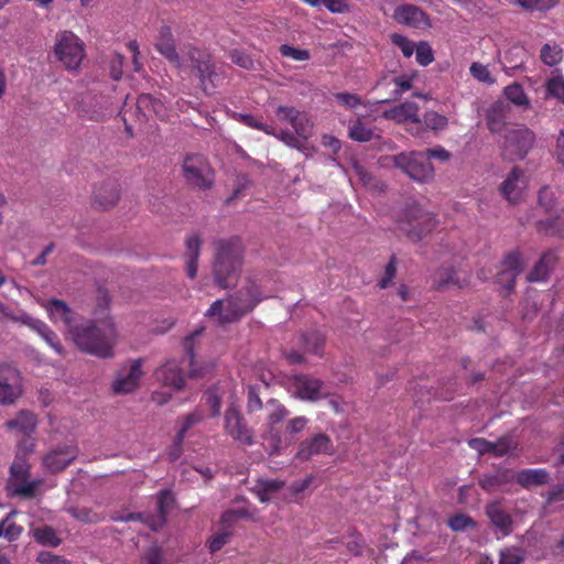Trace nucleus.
<instances>
[{
	"label": "nucleus",
	"mask_w": 564,
	"mask_h": 564,
	"mask_svg": "<svg viewBox=\"0 0 564 564\" xmlns=\"http://www.w3.org/2000/svg\"><path fill=\"white\" fill-rule=\"evenodd\" d=\"M41 306L46 311L52 323L55 325L62 324L64 326L67 337L72 334L73 327H76L80 322L78 315L65 301L52 299L42 302Z\"/></svg>",
	"instance_id": "obj_13"
},
{
	"label": "nucleus",
	"mask_w": 564,
	"mask_h": 564,
	"mask_svg": "<svg viewBox=\"0 0 564 564\" xmlns=\"http://www.w3.org/2000/svg\"><path fill=\"white\" fill-rule=\"evenodd\" d=\"M383 117L394 120L398 123H405L409 121L413 123L421 122L419 117V106L414 101H405L401 105H398L384 111Z\"/></svg>",
	"instance_id": "obj_31"
},
{
	"label": "nucleus",
	"mask_w": 564,
	"mask_h": 564,
	"mask_svg": "<svg viewBox=\"0 0 564 564\" xmlns=\"http://www.w3.org/2000/svg\"><path fill=\"white\" fill-rule=\"evenodd\" d=\"M486 513L496 529L498 539L505 538L513 531V520L498 502L489 503Z\"/></svg>",
	"instance_id": "obj_26"
},
{
	"label": "nucleus",
	"mask_w": 564,
	"mask_h": 564,
	"mask_svg": "<svg viewBox=\"0 0 564 564\" xmlns=\"http://www.w3.org/2000/svg\"><path fill=\"white\" fill-rule=\"evenodd\" d=\"M183 175L188 184L198 188H208L213 184V171L205 156L188 154L183 162Z\"/></svg>",
	"instance_id": "obj_10"
},
{
	"label": "nucleus",
	"mask_w": 564,
	"mask_h": 564,
	"mask_svg": "<svg viewBox=\"0 0 564 564\" xmlns=\"http://www.w3.org/2000/svg\"><path fill=\"white\" fill-rule=\"evenodd\" d=\"M142 364V359H134L118 371L112 383V390L115 393H131L139 387L143 377Z\"/></svg>",
	"instance_id": "obj_14"
},
{
	"label": "nucleus",
	"mask_w": 564,
	"mask_h": 564,
	"mask_svg": "<svg viewBox=\"0 0 564 564\" xmlns=\"http://www.w3.org/2000/svg\"><path fill=\"white\" fill-rule=\"evenodd\" d=\"M206 401L212 410V415L217 416L220 413L221 395L217 388L209 389L206 394Z\"/></svg>",
	"instance_id": "obj_62"
},
{
	"label": "nucleus",
	"mask_w": 564,
	"mask_h": 564,
	"mask_svg": "<svg viewBox=\"0 0 564 564\" xmlns=\"http://www.w3.org/2000/svg\"><path fill=\"white\" fill-rule=\"evenodd\" d=\"M503 95L516 106H525L529 102L523 87L518 83L505 87Z\"/></svg>",
	"instance_id": "obj_45"
},
{
	"label": "nucleus",
	"mask_w": 564,
	"mask_h": 564,
	"mask_svg": "<svg viewBox=\"0 0 564 564\" xmlns=\"http://www.w3.org/2000/svg\"><path fill=\"white\" fill-rule=\"evenodd\" d=\"M295 389L301 399L304 400H318L326 395L324 391V383L314 378L300 377L296 379Z\"/></svg>",
	"instance_id": "obj_32"
},
{
	"label": "nucleus",
	"mask_w": 564,
	"mask_h": 564,
	"mask_svg": "<svg viewBox=\"0 0 564 564\" xmlns=\"http://www.w3.org/2000/svg\"><path fill=\"white\" fill-rule=\"evenodd\" d=\"M17 514V511H10L0 521V538L6 539L8 542H13L20 538L23 532V528L12 521V518Z\"/></svg>",
	"instance_id": "obj_38"
},
{
	"label": "nucleus",
	"mask_w": 564,
	"mask_h": 564,
	"mask_svg": "<svg viewBox=\"0 0 564 564\" xmlns=\"http://www.w3.org/2000/svg\"><path fill=\"white\" fill-rule=\"evenodd\" d=\"M174 503V497L170 490H162L156 495L155 513H130L122 520L135 521L139 520L145 523L152 531L161 529L165 521L166 514Z\"/></svg>",
	"instance_id": "obj_11"
},
{
	"label": "nucleus",
	"mask_w": 564,
	"mask_h": 564,
	"mask_svg": "<svg viewBox=\"0 0 564 564\" xmlns=\"http://www.w3.org/2000/svg\"><path fill=\"white\" fill-rule=\"evenodd\" d=\"M545 96L546 98H554L558 102L564 104V77L560 73L546 80Z\"/></svg>",
	"instance_id": "obj_40"
},
{
	"label": "nucleus",
	"mask_w": 564,
	"mask_h": 564,
	"mask_svg": "<svg viewBox=\"0 0 564 564\" xmlns=\"http://www.w3.org/2000/svg\"><path fill=\"white\" fill-rule=\"evenodd\" d=\"M541 61L547 66L557 65L563 58V51L560 45L546 43L540 52Z\"/></svg>",
	"instance_id": "obj_43"
},
{
	"label": "nucleus",
	"mask_w": 564,
	"mask_h": 564,
	"mask_svg": "<svg viewBox=\"0 0 564 564\" xmlns=\"http://www.w3.org/2000/svg\"><path fill=\"white\" fill-rule=\"evenodd\" d=\"M21 387L18 382L9 383L7 379H0V403L12 404L21 395Z\"/></svg>",
	"instance_id": "obj_42"
},
{
	"label": "nucleus",
	"mask_w": 564,
	"mask_h": 564,
	"mask_svg": "<svg viewBox=\"0 0 564 564\" xmlns=\"http://www.w3.org/2000/svg\"><path fill=\"white\" fill-rule=\"evenodd\" d=\"M76 347L87 354L110 358L117 343L118 333L111 317L101 319L83 321L73 327L68 337Z\"/></svg>",
	"instance_id": "obj_1"
},
{
	"label": "nucleus",
	"mask_w": 564,
	"mask_h": 564,
	"mask_svg": "<svg viewBox=\"0 0 564 564\" xmlns=\"http://www.w3.org/2000/svg\"><path fill=\"white\" fill-rule=\"evenodd\" d=\"M392 43L398 46L405 57L412 56L414 44L402 34L393 33L391 35Z\"/></svg>",
	"instance_id": "obj_60"
},
{
	"label": "nucleus",
	"mask_w": 564,
	"mask_h": 564,
	"mask_svg": "<svg viewBox=\"0 0 564 564\" xmlns=\"http://www.w3.org/2000/svg\"><path fill=\"white\" fill-rule=\"evenodd\" d=\"M202 420V415L198 412H193L184 417L183 425L177 432V443L182 444L186 432L197 424Z\"/></svg>",
	"instance_id": "obj_59"
},
{
	"label": "nucleus",
	"mask_w": 564,
	"mask_h": 564,
	"mask_svg": "<svg viewBox=\"0 0 564 564\" xmlns=\"http://www.w3.org/2000/svg\"><path fill=\"white\" fill-rule=\"evenodd\" d=\"M120 196L118 184L115 181H107L94 192V202L100 208L107 209L116 205Z\"/></svg>",
	"instance_id": "obj_33"
},
{
	"label": "nucleus",
	"mask_w": 564,
	"mask_h": 564,
	"mask_svg": "<svg viewBox=\"0 0 564 564\" xmlns=\"http://www.w3.org/2000/svg\"><path fill=\"white\" fill-rule=\"evenodd\" d=\"M348 135L358 142L370 141L375 137V131L366 126L360 118H357L348 127Z\"/></svg>",
	"instance_id": "obj_39"
},
{
	"label": "nucleus",
	"mask_w": 564,
	"mask_h": 564,
	"mask_svg": "<svg viewBox=\"0 0 564 564\" xmlns=\"http://www.w3.org/2000/svg\"><path fill=\"white\" fill-rule=\"evenodd\" d=\"M524 553L518 549H506L500 553L499 564H521Z\"/></svg>",
	"instance_id": "obj_58"
},
{
	"label": "nucleus",
	"mask_w": 564,
	"mask_h": 564,
	"mask_svg": "<svg viewBox=\"0 0 564 564\" xmlns=\"http://www.w3.org/2000/svg\"><path fill=\"white\" fill-rule=\"evenodd\" d=\"M557 261L558 257L555 251L549 250L544 252L531 270V282L546 280Z\"/></svg>",
	"instance_id": "obj_36"
},
{
	"label": "nucleus",
	"mask_w": 564,
	"mask_h": 564,
	"mask_svg": "<svg viewBox=\"0 0 564 564\" xmlns=\"http://www.w3.org/2000/svg\"><path fill=\"white\" fill-rule=\"evenodd\" d=\"M393 19L400 23L411 28H421L427 24V15L425 12L414 4H402L395 8Z\"/></svg>",
	"instance_id": "obj_27"
},
{
	"label": "nucleus",
	"mask_w": 564,
	"mask_h": 564,
	"mask_svg": "<svg viewBox=\"0 0 564 564\" xmlns=\"http://www.w3.org/2000/svg\"><path fill=\"white\" fill-rule=\"evenodd\" d=\"M509 111L510 106L502 100H497L487 108L486 122L492 133H500L506 130V119Z\"/></svg>",
	"instance_id": "obj_30"
},
{
	"label": "nucleus",
	"mask_w": 564,
	"mask_h": 564,
	"mask_svg": "<svg viewBox=\"0 0 564 564\" xmlns=\"http://www.w3.org/2000/svg\"><path fill=\"white\" fill-rule=\"evenodd\" d=\"M501 142L502 155L509 161L521 160L528 152V130L523 126L506 128Z\"/></svg>",
	"instance_id": "obj_12"
},
{
	"label": "nucleus",
	"mask_w": 564,
	"mask_h": 564,
	"mask_svg": "<svg viewBox=\"0 0 564 564\" xmlns=\"http://www.w3.org/2000/svg\"><path fill=\"white\" fill-rule=\"evenodd\" d=\"M155 378L164 387H169L175 391L183 389L185 384V376L180 361L175 359L167 360L155 371Z\"/></svg>",
	"instance_id": "obj_20"
},
{
	"label": "nucleus",
	"mask_w": 564,
	"mask_h": 564,
	"mask_svg": "<svg viewBox=\"0 0 564 564\" xmlns=\"http://www.w3.org/2000/svg\"><path fill=\"white\" fill-rule=\"evenodd\" d=\"M261 300L258 286L249 283L237 295L215 301L206 316L214 318L218 324L232 323L250 312Z\"/></svg>",
	"instance_id": "obj_2"
},
{
	"label": "nucleus",
	"mask_w": 564,
	"mask_h": 564,
	"mask_svg": "<svg viewBox=\"0 0 564 564\" xmlns=\"http://www.w3.org/2000/svg\"><path fill=\"white\" fill-rule=\"evenodd\" d=\"M303 341L307 351L319 355L324 337L319 332H312L303 337Z\"/></svg>",
	"instance_id": "obj_53"
},
{
	"label": "nucleus",
	"mask_w": 564,
	"mask_h": 564,
	"mask_svg": "<svg viewBox=\"0 0 564 564\" xmlns=\"http://www.w3.org/2000/svg\"><path fill=\"white\" fill-rule=\"evenodd\" d=\"M11 476L8 481V489L13 496L32 498L41 485L40 479L30 480V465L25 459L17 458L10 468Z\"/></svg>",
	"instance_id": "obj_8"
},
{
	"label": "nucleus",
	"mask_w": 564,
	"mask_h": 564,
	"mask_svg": "<svg viewBox=\"0 0 564 564\" xmlns=\"http://www.w3.org/2000/svg\"><path fill=\"white\" fill-rule=\"evenodd\" d=\"M284 486L285 482L279 479L259 478L250 490L261 502H269Z\"/></svg>",
	"instance_id": "obj_34"
},
{
	"label": "nucleus",
	"mask_w": 564,
	"mask_h": 564,
	"mask_svg": "<svg viewBox=\"0 0 564 564\" xmlns=\"http://www.w3.org/2000/svg\"><path fill=\"white\" fill-rule=\"evenodd\" d=\"M280 53L284 57H289L296 62H304L311 58V53L307 50L297 48L289 44H282L279 48Z\"/></svg>",
	"instance_id": "obj_51"
},
{
	"label": "nucleus",
	"mask_w": 564,
	"mask_h": 564,
	"mask_svg": "<svg viewBox=\"0 0 564 564\" xmlns=\"http://www.w3.org/2000/svg\"><path fill=\"white\" fill-rule=\"evenodd\" d=\"M508 480L507 473H497L494 475H486L479 479V485L487 491H492Z\"/></svg>",
	"instance_id": "obj_52"
},
{
	"label": "nucleus",
	"mask_w": 564,
	"mask_h": 564,
	"mask_svg": "<svg viewBox=\"0 0 564 564\" xmlns=\"http://www.w3.org/2000/svg\"><path fill=\"white\" fill-rule=\"evenodd\" d=\"M78 451L73 445L58 446L43 457V465L50 473L65 469L76 457Z\"/></svg>",
	"instance_id": "obj_19"
},
{
	"label": "nucleus",
	"mask_w": 564,
	"mask_h": 564,
	"mask_svg": "<svg viewBox=\"0 0 564 564\" xmlns=\"http://www.w3.org/2000/svg\"><path fill=\"white\" fill-rule=\"evenodd\" d=\"M241 121L250 127V128H253V129H257V130H260L262 132H264L265 134L268 135H272L274 138H276V130L273 126H270V124H267V123H263L259 118L252 116V115H242L241 116Z\"/></svg>",
	"instance_id": "obj_50"
},
{
	"label": "nucleus",
	"mask_w": 564,
	"mask_h": 564,
	"mask_svg": "<svg viewBox=\"0 0 564 564\" xmlns=\"http://www.w3.org/2000/svg\"><path fill=\"white\" fill-rule=\"evenodd\" d=\"M394 166L402 170L413 181L425 183L433 178L434 167L421 151L400 153L390 158Z\"/></svg>",
	"instance_id": "obj_7"
},
{
	"label": "nucleus",
	"mask_w": 564,
	"mask_h": 564,
	"mask_svg": "<svg viewBox=\"0 0 564 564\" xmlns=\"http://www.w3.org/2000/svg\"><path fill=\"white\" fill-rule=\"evenodd\" d=\"M24 316H28L26 312H24L22 310L14 312L7 304H4L3 302L0 301V318L1 319L10 321V322L22 325Z\"/></svg>",
	"instance_id": "obj_54"
},
{
	"label": "nucleus",
	"mask_w": 564,
	"mask_h": 564,
	"mask_svg": "<svg viewBox=\"0 0 564 564\" xmlns=\"http://www.w3.org/2000/svg\"><path fill=\"white\" fill-rule=\"evenodd\" d=\"M229 536L230 532L228 530L217 533L209 542V550L213 553L219 551L229 541Z\"/></svg>",
	"instance_id": "obj_64"
},
{
	"label": "nucleus",
	"mask_w": 564,
	"mask_h": 564,
	"mask_svg": "<svg viewBox=\"0 0 564 564\" xmlns=\"http://www.w3.org/2000/svg\"><path fill=\"white\" fill-rule=\"evenodd\" d=\"M275 116L280 122L290 123L293 128V131H276V139L290 148L301 151L306 150L302 141L310 139L313 134V122L308 115L294 107L279 106L275 110Z\"/></svg>",
	"instance_id": "obj_4"
},
{
	"label": "nucleus",
	"mask_w": 564,
	"mask_h": 564,
	"mask_svg": "<svg viewBox=\"0 0 564 564\" xmlns=\"http://www.w3.org/2000/svg\"><path fill=\"white\" fill-rule=\"evenodd\" d=\"M522 271V262L517 252L509 253L500 264L496 274V282L500 284L507 292L514 286L516 278Z\"/></svg>",
	"instance_id": "obj_18"
},
{
	"label": "nucleus",
	"mask_w": 564,
	"mask_h": 564,
	"mask_svg": "<svg viewBox=\"0 0 564 564\" xmlns=\"http://www.w3.org/2000/svg\"><path fill=\"white\" fill-rule=\"evenodd\" d=\"M267 410V421L269 425L268 437L271 441V451L270 454H275L279 451V446L281 443L280 435L278 432H274V426L281 423L288 415V410L279 403L276 400L271 399L265 404Z\"/></svg>",
	"instance_id": "obj_21"
},
{
	"label": "nucleus",
	"mask_w": 564,
	"mask_h": 564,
	"mask_svg": "<svg viewBox=\"0 0 564 564\" xmlns=\"http://www.w3.org/2000/svg\"><path fill=\"white\" fill-rule=\"evenodd\" d=\"M135 110L142 119L150 117H156L160 120L169 119V111L164 102L150 94H142L138 97Z\"/></svg>",
	"instance_id": "obj_24"
},
{
	"label": "nucleus",
	"mask_w": 564,
	"mask_h": 564,
	"mask_svg": "<svg viewBox=\"0 0 564 564\" xmlns=\"http://www.w3.org/2000/svg\"><path fill=\"white\" fill-rule=\"evenodd\" d=\"M334 97L341 106H344L348 109H354V108L358 107L359 105H361V99L356 94L337 93L334 95Z\"/></svg>",
	"instance_id": "obj_61"
},
{
	"label": "nucleus",
	"mask_w": 564,
	"mask_h": 564,
	"mask_svg": "<svg viewBox=\"0 0 564 564\" xmlns=\"http://www.w3.org/2000/svg\"><path fill=\"white\" fill-rule=\"evenodd\" d=\"M185 245L186 251L184 258L186 263V275L193 280L197 275V262L200 254L202 241L196 235H193L186 239Z\"/></svg>",
	"instance_id": "obj_35"
},
{
	"label": "nucleus",
	"mask_w": 564,
	"mask_h": 564,
	"mask_svg": "<svg viewBox=\"0 0 564 564\" xmlns=\"http://www.w3.org/2000/svg\"><path fill=\"white\" fill-rule=\"evenodd\" d=\"M22 325L35 332L57 355H64L65 350L57 334L45 322L28 314Z\"/></svg>",
	"instance_id": "obj_23"
},
{
	"label": "nucleus",
	"mask_w": 564,
	"mask_h": 564,
	"mask_svg": "<svg viewBox=\"0 0 564 564\" xmlns=\"http://www.w3.org/2000/svg\"><path fill=\"white\" fill-rule=\"evenodd\" d=\"M191 66L197 72L203 89L207 93L208 83L215 86V77L217 76L212 63L210 55L199 48H189L187 52Z\"/></svg>",
	"instance_id": "obj_17"
},
{
	"label": "nucleus",
	"mask_w": 564,
	"mask_h": 564,
	"mask_svg": "<svg viewBox=\"0 0 564 564\" xmlns=\"http://www.w3.org/2000/svg\"><path fill=\"white\" fill-rule=\"evenodd\" d=\"M33 536L42 545L57 546L61 543L54 529L47 525L39 527L33 530Z\"/></svg>",
	"instance_id": "obj_44"
},
{
	"label": "nucleus",
	"mask_w": 564,
	"mask_h": 564,
	"mask_svg": "<svg viewBox=\"0 0 564 564\" xmlns=\"http://www.w3.org/2000/svg\"><path fill=\"white\" fill-rule=\"evenodd\" d=\"M197 334H198V332L193 334V335H191L185 340V349L187 351V355H188V358H189V365H191L189 375L192 377L204 376L205 373H208L213 369V367H214V365L212 362H204V364H202L198 367V362L195 360V357H194V354H193V349H192V346H191V343H192L194 336H196Z\"/></svg>",
	"instance_id": "obj_41"
},
{
	"label": "nucleus",
	"mask_w": 564,
	"mask_h": 564,
	"mask_svg": "<svg viewBox=\"0 0 564 564\" xmlns=\"http://www.w3.org/2000/svg\"><path fill=\"white\" fill-rule=\"evenodd\" d=\"M6 426L9 430H15L20 433L29 435L35 430L36 417L32 412L21 411L14 419L8 421Z\"/></svg>",
	"instance_id": "obj_37"
},
{
	"label": "nucleus",
	"mask_w": 564,
	"mask_h": 564,
	"mask_svg": "<svg viewBox=\"0 0 564 564\" xmlns=\"http://www.w3.org/2000/svg\"><path fill=\"white\" fill-rule=\"evenodd\" d=\"M54 53L66 69L76 70L85 57V46L76 34L64 31L56 36Z\"/></svg>",
	"instance_id": "obj_6"
},
{
	"label": "nucleus",
	"mask_w": 564,
	"mask_h": 564,
	"mask_svg": "<svg viewBox=\"0 0 564 564\" xmlns=\"http://www.w3.org/2000/svg\"><path fill=\"white\" fill-rule=\"evenodd\" d=\"M539 229L544 231L546 235H557L564 237V218L558 216L556 218H550L545 221H540Z\"/></svg>",
	"instance_id": "obj_47"
},
{
	"label": "nucleus",
	"mask_w": 564,
	"mask_h": 564,
	"mask_svg": "<svg viewBox=\"0 0 564 564\" xmlns=\"http://www.w3.org/2000/svg\"><path fill=\"white\" fill-rule=\"evenodd\" d=\"M72 516L82 522L98 523L105 519V516L88 508H73L69 510Z\"/></svg>",
	"instance_id": "obj_49"
},
{
	"label": "nucleus",
	"mask_w": 564,
	"mask_h": 564,
	"mask_svg": "<svg viewBox=\"0 0 564 564\" xmlns=\"http://www.w3.org/2000/svg\"><path fill=\"white\" fill-rule=\"evenodd\" d=\"M470 448L479 455L489 454L492 457H516L519 453V442L512 435H503L495 442L476 437L468 441Z\"/></svg>",
	"instance_id": "obj_9"
},
{
	"label": "nucleus",
	"mask_w": 564,
	"mask_h": 564,
	"mask_svg": "<svg viewBox=\"0 0 564 564\" xmlns=\"http://www.w3.org/2000/svg\"><path fill=\"white\" fill-rule=\"evenodd\" d=\"M333 452L334 445L329 436L318 433L300 444L297 457L302 460H307L314 455L333 454Z\"/></svg>",
	"instance_id": "obj_22"
},
{
	"label": "nucleus",
	"mask_w": 564,
	"mask_h": 564,
	"mask_svg": "<svg viewBox=\"0 0 564 564\" xmlns=\"http://www.w3.org/2000/svg\"><path fill=\"white\" fill-rule=\"evenodd\" d=\"M243 247L239 238L218 242L213 264L215 282L223 289L234 285L242 264Z\"/></svg>",
	"instance_id": "obj_3"
},
{
	"label": "nucleus",
	"mask_w": 564,
	"mask_h": 564,
	"mask_svg": "<svg viewBox=\"0 0 564 564\" xmlns=\"http://www.w3.org/2000/svg\"><path fill=\"white\" fill-rule=\"evenodd\" d=\"M528 184L527 173L518 167H513L501 184L500 191L503 197L514 205L524 198Z\"/></svg>",
	"instance_id": "obj_16"
},
{
	"label": "nucleus",
	"mask_w": 564,
	"mask_h": 564,
	"mask_svg": "<svg viewBox=\"0 0 564 564\" xmlns=\"http://www.w3.org/2000/svg\"><path fill=\"white\" fill-rule=\"evenodd\" d=\"M156 50L176 67H182V61L176 52L172 30L169 25H162L155 42Z\"/></svg>",
	"instance_id": "obj_28"
},
{
	"label": "nucleus",
	"mask_w": 564,
	"mask_h": 564,
	"mask_svg": "<svg viewBox=\"0 0 564 564\" xmlns=\"http://www.w3.org/2000/svg\"><path fill=\"white\" fill-rule=\"evenodd\" d=\"M224 427L226 432L236 441H239L246 445L253 444L252 432L246 425L243 417L235 402H232L225 412Z\"/></svg>",
	"instance_id": "obj_15"
},
{
	"label": "nucleus",
	"mask_w": 564,
	"mask_h": 564,
	"mask_svg": "<svg viewBox=\"0 0 564 564\" xmlns=\"http://www.w3.org/2000/svg\"><path fill=\"white\" fill-rule=\"evenodd\" d=\"M230 59L234 64L240 66L241 68H245L248 70L256 69L254 61L251 58L250 55H248L247 53H245L242 51L234 50L230 53Z\"/></svg>",
	"instance_id": "obj_55"
},
{
	"label": "nucleus",
	"mask_w": 564,
	"mask_h": 564,
	"mask_svg": "<svg viewBox=\"0 0 564 564\" xmlns=\"http://www.w3.org/2000/svg\"><path fill=\"white\" fill-rule=\"evenodd\" d=\"M538 202L545 210L551 209L554 204V194L552 189L547 186L541 188L538 194Z\"/></svg>",
	"instance_id": "obj_63"
},
{
	"label": "nucleus",
	"mask_w": 564,
	"mask_h": 564,
	"mask_svg": "<svg viewBox=\"0 0 564 564\" xmlns=\"http://www.w3.org/2000/svg\"><path fill=\"white\" fill-rule=\"evenodd\" d=\"M416 79L417 75L414 72L393 74L390 77H386L380 85L391 88L390 98L382 100L381 102L400 99L404 93L413 89L414 82Z\"/></svg>",
	"instance_id": "obj_25"
},
{
	"label": "nucleus",
	"mask_w": 564,
	"mask_h": 564,
	"mask_svg": "<svg viewBox=\"0 0 564 564\" xmlns=\"http://www.w3.org/2000/svg\"><path fill=\"white\" fill-rule=\"evenodd\" d=\"M423 122L425 127L433 131L444 130L448 124V119L433 110L426 111L423 115Z\"/></svg>",
	"instance_id": "obj_46"
},
{
	"label": "nucleus",
	"mask_w": 564,
	"mask_h": 564,
	"mask_svg": "<svg viewBox=\"0 0 564 564\" xmlns=\"http://www.w3.org/2000/svg\"><path fill=\"white\" fill-rule=\"evenodd\" d=\"M415 58L422 66H427L433 62V51L426 42H421L415 48Z\"/></svg>",
	"instance_id": "obj_57"
},
{
	"label": "nucleus",
	"mask_w": 564,
	"mask_h": 564,
	"mask_svg": "<svg viewBox=\"0 0 564 564\" xmlns=\"http://www.w3.org/2000/svg\"><path fill=\"white\" fill-rule=\"evenodd\" d=\"M469 72L471 76L479 83H484L487 85H494L496 83V79L490 74V70L487 65L475 62L470 65Z\"/></svg>",
	"instance_id": "obj_48"
},
{
	"label": "nucleus",
	"mask_w": 564,
	"mask_h": 564,
	"mask_svg": "<svg viewBox=\"0 0 564 564\" xmlns=\"http://www.w3.org/2000/svg\"><path fill=\"white\" fill-rule=\"evenodd\" d=\"M448 525L454 531H465L468 528H474L475 522L470 517L458 513L448 520Z\"/></svg>",
	"instance_id": "obj_56"
},
{
	"label": "nucleus",
	"mask_w": 564,
	"mask_h": 564,
	"mask_svg": "<svg viewBox=\"0 0 564 564\" xmlns=\"http://www.w3.org/2000/svg\"><path fill=\"white\" fill-rule=\"evenodd\" d=\"M433 284L437 290L462 289L467 284L466 274L454 270L452 267H444L433 275Z\"/></svg>",
	"instance_id": "obj_29"
},
{
	"label": "nucleus",
	"mask_w": 564,
	"mask_h": 564,
	"mask_svg": "<svg viewBox=\"0 0 564 564\" xmlns=\"http://www.w3.org/2000/svg\"><path fill=\"white\" fill-rule=\"evenodd\" d=\"M436 226L434 216L419 205L409 206L399 223V230L411 240L419 241Z\"/></svg>",
	"instance_id": "obj_5"
}]
</instances>
